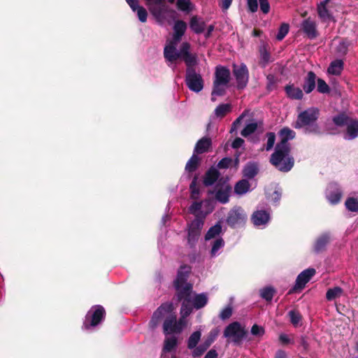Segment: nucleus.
Returning a JSON list of instances; mask_svg holds the SVG:
<instances>
[{"mask_svg":"<svg viewBox=\"0 0 358 358\" xmlns=\"http://www.w3.org/2000/svg\"><path fill=\"white\" fill-rule=\"evenodd\" d=\"M201 158L198 156V155L193 153L192 156L189 158V159L186 163L185 169L189 174L196 171L200 164H201Z\"/></svg>","mask_w":358,"mask_h":358,"instance_id":"obj_32","label":"nucleus"},{"mask_svg":"<svg viewBox=\"0 0 358 358\" xmlns=\"http://www.w3.org/2000/svg\"><path fill=\"white\" fill-rule=\"evenodd\" d=\"M178 338L175 336L167 337L164 341V346L162 348L163 352H171L176 350L178 346Z\"/></svg>","mask_w":358,"mask_h":358,"instance_id":"obj_35","label":"nucleus"},{"mask_svg":"<svg viewBox=\"0 0 358 358\" xmlns=\"http://www.w3.org/2000/svg\"><path fill=\"white\" fill-rule=\"evenodd\" d=\"M173 307L171 303H162L157 309L154 312L152 319L150 322V325L155 327L160 322V320L166 315H168L172 313Z\"/></svg>","mask_w":358,"mask_h":358,"instance_id":"obj_14","label":"nucleus"},{"mask_svg":"<svg viewBox=\"0 0 358 358\" xmlns=\"http://www.w3.org/2000/svg\"><path fill=\"white\" fill-rule=\"evenodd\" d=\"M189 27L195 34H199L204 31L206 23L204 21L199 19L196 15H194L190 19Z\"/></svg>","mask_w":358,"mask_h":358,"instance_id":"obj_31","label":"nucleus"},{"mask_svg":"<svg viewBox=\"0 0 358 358\" xmlns=\"http://www.w3.org/2000/svg\"><path fill=\"white\" fill-rule=\"evenodd\" d=\"M201 207H202L201 202L194 201L189 206V211L191 214L196 215V213L201 209Z\"/></svg>","mask_w":358,"mask_h":358,"instance_id":"obj_64","label":"nucleus"},{"mask_svg":"<svg viewBox=\"0 0 358 358\" xmlns=\"http://www.w3.org/2000/svg\"><path fill=\"white\" fill-rule=\"evenodd\" d=\"M257 129V123L252 122L248 124L241 131V134L244 137H248V136L253 134Z\"/></svg>","mask_w":358,"mask_h":358,"instance_id":"obj_53","label":"nucleus"},{"mask_svg":"<svg viewBox=\"0 0 358 358\" xmlns=\"http://www.w3.org/2000/svg\"><path fill=\"white\" fill-rule=\"evenodd\" d=\"M351 117L348 116L345 113H340L336 116H334L332 121L334 124L337 127L347 126L348 122L350 121Z\"/></svg>","mask_w":358,"mask_h":358,"instance_id":"obj_39","label":"nucleus"},{"mask_svg":"<svg viewBox=\"0 0 358 358\" xmlns=\"http://www.w3.org/2000/svg\"><path fill=\"white\" fill-rule=\"evenodd\" d=\"M259 52L260 57L259 64L262 67H266L271 62L268 44L263 42L259 48Z\"/></svg>","mask_w":358,"mask_h":358,"instance_id":"obj_22","label":"nucleus"},{"mask_svg":"<svg viewBox=\"0 0 358 358\" xmlns=\"http://www.w3.org/2000/svg\"><path fill=\"white\" fill-rule=\"evenodd\" d=\"M278 135L280 141L276 144L275 147L291 148V145L288 141L295 138V131L289 127H284L279 131Z\"/></svg>","mask_w":358,"mask_h":358,"instance_id":"obj_15","label":"nucleus"},{"mask_svg":"<svg viewBox=\"0 0 358 358\" xmlns=\"http://www.w3.org/2000/svg\"><path fill=\"white\" fill-rule=\"evenodd\" d=\"M176 289L175 297L178 301H186L191 302V296L193 292L192 284L173 285Z\"/></svg>","mask_w":358,"mask_h":358,"instance_id":"obj_13","label":"nucleus"},{"mask_svg":"<svg viewBox=\"0 0 358 358\" xmlns=\"http://www.w3.org/2000/svg\"><path fill=\"white\" fill-rule=\"evenodd\" d=\"M176 6L178 10L183 12H189L191 10L190 0H177Z\"/></svg>","mask_w":358,"mask_h":358,"instance_id":"obj_56","label":"nucleus"},{"mask_svg":"<svg viewBox=\"0 0 358 358\" xmlns=\"http://www.w3.org/2000/svg\"><path fill=\"white\" fill-rule=\"evenodd\" d=\"M208 299L206 293L197 294L192 300V306L196 309H201L206 306Z\"/></svg>","mask_w":358,"mask_h":358,"instance_id":"obj_34","label":"nucleus"},{"mask_svg":"<svg viewBox=\"0 0 358 358\" xmlns=\"http://www.w3.org/2000/svg\"><path fill=\"white\" fill-rule=\"evenodd\" d=\"M186 64V69H195L194 66L197 64V58L195 55L189 54L181 58Z\"/></svg>","mask_w":358,"mask_h":358,"instance_id":"obj_47","label":"nucleus"},{"mask_svg":"<svg viewBox=\"0 0 358 358\" xmlns=\"http://www.w3.org/2000/svg\"><path fill=\"white\" fill-rule=\"evenodd\" d=\"M343 191L340 185L336 182H329L327 185L326 197L332 205H336L341 201Z\"/></svg>","mask_w":358,"mask_h":358,"instance_id":"obj_12","label":"nucleus"},{"mask_svg":"<svg viewBox=\"0 0 358 358\" xmlns=\"http://www.w3.org/2000/svg\"><path fill=\"white\" fill-rule=\"evenodd\" d=\"M301 29L310 39H315L318 36L316 23L314 20H311L310 17H308L302 22Z\"/></svg>","mask_w":358,"mask_h":358,"instance_id":"obj_16","label":"nucleus"},{"mask_svg":"<svg viewBox=\"0 0 358 358\" xmlns=\"http://www.w3.org/2000/svg\"><path fill=\"white\" fill-rule=\"evenodd\" d=\"M269 162L279 171L287 173L294 167L295 160L291 148L275 147Z\"/></svg>","mask_w":358,"mask_h":358,"instance_id":"obj_2","label":"nucleus"},{"mask_svg":"<svg viewBox=\"0 0 358 358\" xmlns=\"http://www.w3.org/2000/svg\"><path fill=\"white\" fill-rule=\"evenodd\" d=\"M233 159L230 157H224L217 164L218 169H223L229 168L232 164Z\"/></svg>","mask_w":358,"mask_h":358,"instance_id":"obj_60","label":"nucleus"},{"mask_svg":"<svg viewBox=\"0 0 358 358\" xmlns=\"http://www.w3.org/2000/svg\"><path fill=\"white\" fill-rule=\"evenodd\" d=\"M331 237L329 234L324 233L321 234L315 241L313 250L316 253H320L326 250L327 245L329 243Z\"/></svg>","mask_w":358,"mask_h":358,"instance_id":"obj_23","label":"nucleus"},{"mask_svg":"<svg viewBox=\"0 0 358 358\" xmlns=\"http://www.w3.org/2000/svg\"><path fill=\"white\" fill-rule=\"evenodd\" d=\"M226 85H223L222 84H218L215 82H213V91L211 92L212 96H224L226 93Z\"/></svg>","mask_w":358,"mask_h":358,"instance_id":"obj_55","label":"nucleus"},{"mask_svg":"<svg viewBox=\"0 0 358 358\" xmlns=\"http://www.w3.org/2000/svg\"><path fill=\"white\" fill-rule=\"evenodd\" d=\"M258 164L255 162L247 163L243 170V176L248 179L255 178L258 174Z\"/></svg>","mask_w":358,"mask_h":358,"instance_id":"obj_33","label":"nucleus"},{"mask_svg":"<svg viewBox=\"0 0 358 358\" xmlns=\"http://www.w3.org/2000/svg\"><path fill=\"white\" fill-rule=\"evenodd\" d=\"M251 220L254 225L257 227L264 225L268 222L270 214L264 210H257L253 213Z\"/></svg>","mask_w":358,"mask_h":358,"instance_id":"obj_20","label":"nucleus"},{"mask_svg":"<svg viewBox=\"0 0 358 358\" xmlns=\"http://www.w3.org/2000/svg\"><path fill=\"white\" fill-rule=\"evenodd\" d=\"M220 173L214 167H210L205 173L203 183L206 187L213 185L218 179Z\"/></svg>","mask_w":358,"mask_h":358,"instance_id":"obj_24","label":"nucleus"},{"mask_svg":"<svg viewBox=\"0 0 358 358\" xmlns=\"http://www.w3.org/2000/svg\"><path fill=\"white\" fill-rule=\"evenodd\" d=\"M320 110L315 107L309 108L301 112L294 122L293 127L296 129H303L305 134H318L320 132L317 120Z\"/></svg>","mask_w":358,"mask_h":358,"instance_id":"obj_1","label":"nucleus"},{"mask_svg":"<svg viewBox=\"0 0 358 358\" xmlns=\"http://www.w3.org/2000/svg\"><path fill=\"white\" fill-rule=\"evenodd\" d=\"M106 316V312L102 306H92L85 317L83 328L89 330L91 328L97 327L105 320Z\"/></svg>","mask_w":358,"mask_h":358,"instance_id":"obj_3","label":"nucleus"},{"mask_svg":"<svg viewBox=\"0 0 358 358\" xmlns=\"http://www.w3.org/2000/svg\"><path fill=\"white\" fill-rule=\"evenodd\" d=\"M164 57L169 62H175L179 59L178 52L173 45H166L164 50Z\"/></svg>","mask_w":358,"mask_h":358,"instance_id":"obj_41","label":"nucleus"},{"mask_svg":"<svg viewBox=\"0 0 358 358\" xmlns=\"http://www.w3.org/2000/svg\"><path fill=\"white\" fill-rule=\"evenodd\" d=\"M198 174H195L189 185L190 198L194 200L198 199L200 194V189L198 186Z\"/></svg>","mask_w":358,"mask_h":358,"instance_id":"obj_38","label":"nucleus"},{"mask_svg":"<svg viewBox=\"0 0 358 358\" xmlns=\"http://www.w3.org/2000/svg\"><path fill=\"white\" fill-rule=\"evenodd\" d=\"M276 293V289L272 286H266L259 291L260 296L267 302H271Z\"/></svg>","mask_w":358,"mask_h":358,"instance_id":"obj_40","label":"nucleus"},{"mask_svg":"<svg viewBox=\"0 0 358 358\" xmlns=\"http://www.w3.org/2000/svg\"><path fill=\"white\" fill-rule=\"evenodd\" d=\"M264 333H265V331L262 327L259 326L257 324H255L254 325H252V327L251 328V334L253 336H262L264 334Z\"/></svg>","mask_w":358,"mask_h":358,"instance_id":"obj_62","label":"nucleus"},{"mask_svg":"<svg viewBox=\"0 0 358 358\" xmlns=\"http://www.w3.org/2000/svg\"><path fill=\"white\" fill-rule=\"evenodd\" d=\"M233 74L237 83V88L239 90L245 88L249 80V71L247 66L243 63L240 66L234 64Z\"/></svg>","mask_w":358,"mask_h":358,"instance_id":"obj_10","label":"nucleus"},{"mask_svg":"<svg viewBox=\"0 0 358 358\" xmlns=\"http://www.w3.org/2000/svg\"><path fill=\"white\" fill-rule=\"evenodd\" d=\"M285 91L291 99L300 100L303 96V91L299 87H294V85H287L285 87Z\"/></svg>","mask_w":358,"mask_h":358,"instance_id":"obj_29","label":"nucleus"},{"mask_svg":"<svg viewBox=\"0 0 358 358\" xmlns=\"http://www.w3.org/2000/svg\"><path fill=\"white\" fill-rule=\"evenodd\" d=\"M317 90L320 93H322V94L329 93L330 87H329V85L327 84V83L323 79L317 78Z\"/></svg>","mask_w":358,"mask_h":358,"instance_id":"obj_57","label":"nucleus"},{"mask_svg":"<svg viewBox=\"0 0 358 358\" xmlns=\"http://www.w3.org/2000/svg\"><path fill=\"white\" fill-rule=\"evenodd\" d=\"M216 336L217 334L211 331L207 338L193 350L192 356L194 358L201 357L214 342Z\"/></svg>","mask_w":358,"mask_h":358,"instance_id":"obj_17","label":"nucleus"},{"mask_svg":"<svg viewBox=\"0 0 358 358\" xmlns=\"http://www.w3.org/2000/svg\"><path fill=\"white\" fill-rule=\"evenodd\" d=\"M315 273L316 271L313 268H308L300 273L296 279L294 286L289 290L288 294L301 292Z\"/></svg>","mask_w":358,"mask_h":358,"instance_id":"obj_8","label":"nucleus"},{"mask_svg":"<svg viewBox=\"0 0 358 358\" xmlns=\"http://www.w3.org/2000/svg\"><path fill=\"white\" fill-rule=\"evenodd\" d=\"M345 139H355L358 136V120L351 118L347 124Z\"/></svg>","mask_w":358,"mask_h":358,"instance_id":"obj_27","label":"nucleus"},{"mask_svg":"<svg viewBox=\"0 0 358 358\" xmlns=\"http://www.w3.org/2000/svg\"><path fill=\"white\" fill-rule=\"evenodd\" d=\"M224 241L222 238H218L215 240L212 245V248L210 250V256L215 257L217 255L218 250L224 247Z\"/></svg>","mask_w":358,"mask_h":358,"instance_id":"obj_50","label":"nucleus"},{"mask_svg":"<svg viewBox=\"0 0 358 358\" xmlns=\"http://www.w3.org/2000/svg\"><path fill=\"white\" fill-rule=\"evenodd\" d=\"M212 145L211 138L209 137H203L199 139L194 147V153L201 155L210 150Z\"/></svg>","mask_w":358,"mask_h":358,"instance_id":"obj_21","label":"nucleus"},{"mask_svg":"<svg viewBox=\"0 0 358 358\" xmlns=\"http://www.w3.org/2000/svg\"><path fill=\"white\" fill-rule=\"evenodd\" d=\"M297 343L299 344V347L302 348L301 353L306 355L310 350L309 343L308 342V338L305 336H301L297 339Z\"/></svg>","mask_w":358,"mask_h":358,"instance_id":"obj_52","label":"nucleus"},{"mask_svg":"<svg viewBox=\"0 0 358 358\" xmlns=\"http://www.w3.org/2000/svg\"><path fill=\"white\" fill-rule=\"evenodd\" d=\"M343 293V289L340 287H334L329 289L326 293V298L328 301H333L339 297Z\"/></svg>","mask_w":358,"mask_h":358,"instance_id":"obj_45","label":"nucleus"},{"mask_svg":"<svg viewBox=\"0 0 358 358\" xmlns=\"http://www.w3.org/2000/svg\"><path fill=\"white\" fill-rule=\"evenodd\" d=\"M192 271V267L187 264L181 265L177 272L176 278L173 281V285L190 284L187 282L188 278Z\"/></svg>","mask_w":358,"mask_h":358,"instance_id":"obj_19","label":"nucleus"},{"mask_svg":"<svg viewBox=\"0 0 358 358\" xmlns=\"http://www.w3.org/2000/svg\"><path fill=\"white\" fill-rule=\"evenodd\" d=\"M136 11L137 12L139 21L141 22H145L148 18V12L146 9L144 7L139 6L138 8H136Z\"/></svg>","mask_w":358,"mask_h":358,"instance_id":"obj_58","label":"nucleus"},{"mask_svg":"<svg viewBox=\"0 0 358 358\" xmlns=\"http://www.w3.org/2000/svg\"><path fill=\"white\" fill-rule=\"evenodd\" d=\"M289 30V26L287 23H282L278 29V34L276 35V39L279 41H282L286 35L288 34Z\"/></svg>","mask_w":358,"mask_h":358,"instance_id":"obj_54","label":"nucleus"},{"mask_svg":"<svg viewBox=\"0 0 358 358\" xmlns=\"http://www.w3.org/2000/svg\"><path fill=\"white\" fill-rule=\"evenodd\" d=\"M189 49H190V45L189 43H187V42L182 43L180 46V51L178 52L179 58H182V57L190 54Z\"/></svg>","mask_w":358,"mask_h":358,"instance_id":"obj_59","label":"nucleus"},{"mask_svg":"<svg viewBox=\"0 0 358 358\" xmlns=\"http://www.w3.org/2000/svg\"><path fill=\"white\" fill-rule=\"evenodd\" d=\"M267 136V143H266V150H270L272 149L275 144V134L273 132H268L266 134Z\"/></svg>","mask_w":358,"mask_h":358,"instance_id":"obj_61","label":"nucleus"},{"mask_svg":"<svg viewBox=\"0 0 358 358\" xmlns=\"http://www.w3.org/2000/svg\"><path fill=\"white\" fill-rule=\"evenodd\" d=\"M190 303L191 302H187L186 301H182V305H181V308H180V314L182 315V319H184L185 317L189 316L192 312V310H193V308L191 305H190Z\"/></svg>","mask_w":358,"mask_h":358,"instance_id":"obj_51","label":"nucleus"},{"mask_svg":"<svg viewBox=\"0 0 358 358\" xmlns=\"http://www.w3.org/2000/svg\"><path fill=\"white\" fill-rule=\"evenodd\" d=\"M266 80H267V89L271 91L273 90L275 88V76L273 74H268L266 76Z\"/></svg>","mask_w":358,"mask_h":358,"instance_id":"obj_63","label":"nucleus"},{"mask_svg":"<svg viewBox=\"0 0 358 358\" xmlns=\"http://www.w3.org/2000/svg\"><path fill=\"white\" fill-rule=\"evenodd\" d=\"M185 80L188 88L192 92H199L203 88V79L195 69H186Z\"/></svg>","mask_w":358,"mask_h":358,"instance_id":"obj_7","label":"nucleus"},{"mask_svg":"<svg viewBox=\"0 0 358 358\" xmlns=\"http://www.w3.org/2000/svg\"><path fill=\"white\" fill-rule=\"evenodd\" d=\"M351 42L347 38L343 39L337 46V52L341 55H345L348 52V48L350 46Z\"/></svg>","mask_w":358,"mask_h":358,"instance_id":"obj_49","label":"nucleus"},{"mask_svg":"<svg viewBox=\"0 0 358 358\" xmlns=\"http://www.w3.org/2000/svg\"><path fill=\"white\" fill-rule=\"evenodd\" d=\"M250 182L245 179L239 180L234 187V191L238 194H245L250 189Z\"/></svg>","mask_w":358,"mask_h":358,"instance_id":"obj_43","label":"nucleus"},{"mask_svg":"<svg viewBox=\"0 0 358 358\" xmlns=\"http://www.w3.org/2000/svg\"><path fill=\"white\" fill-rule=\"evenodd\" d=\"M329 0H324L317 6L318 16L322 22H329L334 20V17L327 8V3Z\"/></svg>","mask_w":358,"mask_h":358,"instance_id":"obj_25","label":"nucleus"},{"mask_svg":"<svg viewBox=\"0 0 358 358\" xmlns=\"http://www.w3.org/2000/svg\"><path fill=\"white\" fill-rule=\"evenodd\" d=\"M222 232V225L220 222L211 227L205 235V240L209 241L217 237Z\"/></svg>","mask_w":358,"mask_h":358,"instance_id":"obj_42","label":"nucleus"},{"mask_svg":"<svg viewBox=\"0 0 358 358\" xmlns=\"http://www.w3.org/2000/svg\"><path fill=\"white\" fill-rule=\"evenodd\" d=\"M346 208L351 212H358V199L354 197H349L345 202Z\"/></svg>","mask_w":358,"mask_h":358,"instance_id":"obj_48","label":"nucleus"},{"mask_svg":"<svg viewBox=\"0 0 358 358\" xmlns=\"http://www.w3.org/2000/svg\"><path fill=\"white\" fill-rule=\"evenodd\" d=\"M231 189V187L229 185L218 188L215 194V199L222 203H227Z\"/></svg>","mask_w":358,"mask_h":358,"instance_id":"obj_28","label":"nucleus"},{"mask_svg":"<svg viewBox=\"0 0 358 358\" xmlns=\"http://www.w3.org/2000/svg\"><path fill=\"white\" fill-rule=\"evenodd\" d=\"M288 315L289 317L290 322L294 327H298L302 320V315L299 311L292 310L289 311Z\"/></svg>","mask_w":358,"mask_h":358,"instance_id":"obj_46","label":"nucleus"},{"mask_svg":"<svg viewBox=\"0 0 358 358\" xmlns=\"http://www.w3.org/2000/svg\"><path fill=\"white\" fill-rule=\"evenodd\" d=\"M187 29V24L182 20H177L173 26V39L179 41L185 34Z\"/></svg>","mask_w":358,"mask_h":358,"instance_id":"obj_30","label":"nucleus"},{"mask_svg":"<svg viewBox=\"0 0 358 358\" xmlns=\"http://www.w3.org/2000/svg\"><path fill=\"white\" fill-rule=\"evenodd\" d=\"M201 333L200 331H196L193 332L188 338L187 348L189 349H195L197 346L199 341H200Z\"/></svg>","mask_w":358,"mask_h":358,"instance_id":"obj_44","label":"nucleus"},{"mask_svg":"<svg viewBox=\"0 0 358 358\" xmlns=\"http://www.w3.org/2000/svg\"><path fill=\"white\" fill-rule=\"evenodd\" d=\"M316 75L313 71H309L304 78L303 89L306 94L313 91L315 87Z\"/></svg>","mask_w":358,"mask_h":358,"instance_id":"obj_26","label":"nucleus"},{"mask_svg":"<svg viewBox=\"0 0 358 358\" xmlns=\"http://www.w3.org/2000/svg\"><path fill=\"white\" fill-rule=\"evenodd\" d=\"M247 331L241 327L238 322H234L229 324L224 331V336L226 338H232V341L236 344H239L246 336Z\"/></svg>","mask_w":358,"mask_h":358,"instance_id":"obj_6","label":"nucleus"},{"mask_svg":"<svg viewBox=\"0 0 358 358\" xmlns=\"http://www.w3.org/2000/svg\"><path fill=\"white\" fill-rule=\"evenodd\" d=\"M247 215L240 206L232 208L228 213L226 222L231 228L241 227L245 225Z\"/></svg>","mask_w":358,"mask_h":358,"instance_id":"obj_5","label":"nucleus"},{"mask_svg":"<svg viewBox=\"0 0 358 358\" xmlns=\"http://www.w3.org/2000/svg\"><path fill=\"white\" fill-rule=\"evenodd\" d=\"M203 224V219L198 215L188 224L187 244L191 248H194L198 242Z\"/></svg>","mask_w":358,"mask_h":358,"instance_id":"obj_4","label":"nucleus"},{"mask_svg":"<svg viewBox=\"0 0 358 358\" xmlns=\"http://www.w3.org/2000/svg\"><path fill=\"white\" fill-rule=\"evenodd\" d=\"M232 110V106L230 103H222L217 106L215 110V115L220 119L224 117Z\"/></svg>","mask_w":358,"mask_h":358,"instance_id":"obj_37","label":"nucleus"},{"mask_svg":"<svg viewBox=\"0 0 358 358\" xmlns=\"http://www.w3.org/2000/svg\"><path fill=\"white\" fill-rule=\"evenodd\" d=\"M150 13L157 19L160 20L168 11V6L165 0H144Z\"/></svg>","mask_w":358,"mask_h":358,"instance_id":"obj_11","label":"nucleus"},{"mask_svg":"<svg viewBox=\"0 0 358 358\" xmlns=\"http://www.w3.org/2000/svg\"><path fill=\"white\" fill-rule=\"evenodd\" d=\"M344 63L341 59H336L331 62L328 67L327 71L329 73L339 76L343 69Z\"/></svg>","mask_w":358,"mask_h":358,"instance_id":"obj_36","label":"nucleus"},{"mask_svg":"<svg viewBox=\"0 0 358 358\" xmlns=\"http://www.w3.org/2000/svg\"><path fill=\"white\" fill-rule=\"evenodd\" d=\"M230 81V71L228 68L222 66H218L215 69V80L218 84L227 85Z\"/></svg>","mask_w":358,"mask_h":358,"instance_id":"obj_18","label":"nucleus"},{"mask_svg":"<svg viewBox=\"0 0 358 358\" xmlns=\"http://www.w3.org/2000/svg\"><path fill=\"white\" fill-rule=\"evenodd\" d=\"M185 322L182 318L178 321L176 320V315L175 313L169 314L165 319L163 324L164 333L165 334H170L173 333L180 334L183 327Z\"/></svg>","mask_w":358,"mask_h":358,"instance_id":"obj_9","label":"nucleus"}]
</instances>
